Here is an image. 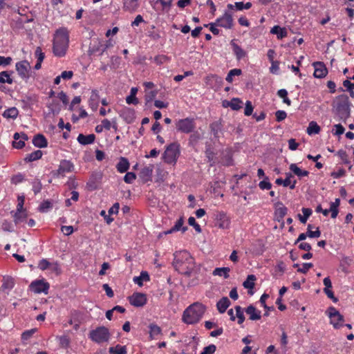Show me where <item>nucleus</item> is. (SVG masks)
<instances>
[{"label":"nucleus","mask_w":354,"mask_h":354,"mask_svg":"<svg viewBox=\"0 0 354 354\" xmlns=\"http://www.w3.org/2000/svg\"><path fill=\"white\" fill-rule=\"evenodd\" d=\"M333 112L339 118V120L345 122L351 116V106L348 97L345 95L337 96L332 104Z\"/></svg>","instance_id":"nucleus-1"},{"label":"nucleus","mask_w":354,"mask_h":354,"mask_svg":"<svg viewBox=\"0 0 354 354\" xmlns=\"http://www.w3.org/2000/svg\"><path fill=\"white\" fill-rule=\"evenodd\" d=\"M205 310L206 307L203 304L195 302L184 310L182 320L187 324H195L201 319Z\"/></svg>","instance_id":"nucleus-2"},{"label":"nucleus","mask_w":354,"mask_h":354,"mask_svg":"<svg viewBox=\"0 0 354 354\" xmlns=\"http://www.w3.org/2000/svg\"><path fill=\"white\" fill-rule=\"evenodd\" d=\"M69 35L66 28H60L56 31L53 41V53L57 57L65 55L68 47Z\"/></svg>","instance_id":"nucleus-3"},{"label":"nucleus","mask_w":354,"mask_h":354,"mask_svg":"<svg viewBox=\"0 0 354 354\" xmlns=\"http://www.w3.org/2000/svg\"><path fill=\"white\" fill-rule=\"evenodd\" d=\"M174 259L173 266L176 270H185L186 266H193L195 264L194 259L192 255L185 250L176 252L174 254Z\"/></svg>","instance_id":"nucleus-4"},{"label":"nucleus","mask_w":354,"mask_h":354,"mask_svg":"<svg viewBox=\"0 0 354 354\" xmlns=\"http://www.w3.org/2000/svg\"><path fill=\"white\" fill-rule=\"evenodd\" d=\"M109 330L104 326H98L89 332L88 337L95 343L100 344L108 342L111 338Z\"/></svg>","instance_id":"nucleus-5"},{"label":"nucleus","mask_w":354,"mask_h":354,"mask_svg":"<svg viewBox=\"0 0 354 354\" xmlns=\"http://www.w3.org/2000/svg\"><path fill=\"white\" fill-rule=\"evenodd\" d=\"M180 154V145L177 142H173L169 145L164 153L163 158L167 163L176 162Z\"/></svg>","instance_id":"nucleus-6"},{"label":"nucleus","mask_w":354,"mask_h":354,"mask_svg":"<svg viewBox=\"0 0 354 354\" xmlns=\"http://www.w3.org/2000/svg\"><path fill=\"white\" fill-rule=\"evenodd\" d=\"M175 124L176 130L183 133H190L196 128L195 119L193 118L180 119Z\"/></svg>","instance_id":"nucleus-7"},{"label":"nucleus","mask_w":354,"mask_h":354,"mask_svg":"<svg viewBox=\"0 0 354 354\" xmlns=\"http://www.w3.org/2000/svg\"><path fill=\"white\" fill-rule=\"evenodd\" d=\"M216 26L226 29H231L234 25L232 15L225 11L223 16L216 20Z\"/></svg>","instance_id":"nucleus-8"},{"label":"nucleus","mask_w":354,"mask_h":354,"mask_svg":"<svg viewBox=\"0 0 354 354\" xmlns=\"http://www.w3.org/2000/svg\"><path fill=\"white\" fill-rule=\"evenodd\" d=\"M147 295L141 292H135L129 297V303L135 307H142L147 303Z\"/></svg>","instance_id":"nucleus-9"},{"label":"nucleus","mask_w":354,"mask_h":354,"mask_svg":"<svg viewBox=\"0 0 354 354\" xmlns=\"http://www.w3.org/2000/svg\"><path fill=\"white\" fill-rule=\"evenodd\" d=\"M30 287L35 293L44 292L47 294L50 286L48 282H45L44 280H35L30 283Z\"/></svg>","instance_id":"nucleus-10"},{"label":"nucleus","mask_w":354,"mask_h":354,"mask_svg":"<svg viewBox=\"0 0 354 354\" xmlns=\"http://www.w3.org/2000/svg\"><path fill=\"white\" fill-rule=\"evenodd\" d=\"M15 66L16 71L22 79L27 80L29 78L28 72L30 68V65L28 61L24 60L19 62L16 64Z\"/></svg>","instance_id":"nucleus-11"},{"label":"nucleus","mask_w":354,"mask_h":354,"mask_svg":"<svg viewBox=\"0 0 354 354\" xmlns=\"http://www.w3.org/2000/svg\"><path fill=\"white\" fill-rule=\"evenodd\" d=\"M215 225L221 229H227L230 226V220L223 212H218L215 214Z\"/></svg>","instance_id":"nucleus-12"},{"label":"nucleus","mask_w":354,"mask_h":354,"mask_svg":"<svg viewBox=\"0 0 354 354\" xmlns=\"http://www.w3.org/2000/svg\"><path fill=\"white\" fill-rule=\"evenodd\" d=\"M328 316L330 318V324H332L335 328H339L342 326L341 324L335 322V319L336 317H339V322H344V317L335 308L330 306L328 309Z\"/></svg>","instance_id":"nucleus-13"},{"label":"nucleus","mask_w":354,"mask_h":354,"mask_svg":"<svg viewBox=\"0 0 354 354\" xmlns=\"http://www.w3.org/2000/svg\"><path fill=\"white\" fill-rule=\"evenodd\" d=\"M74 169V165L72 162L68 160H62L60 162L59 168L57 170V174L59 176H64L65 173L71 172Z\"/></svg>","instance_id":"nucleus-14"},{"label":"nucleus","mask_w":354,"mask_h":354,"mask_svg":"<svg viewBox=\"0 0 354 354\" xmlns=\"http://www.w3.org/2000/svg\"><path fill=\"white\" fill-rule=\"evenodd\" d=\"M313 65L315 68L314 76L316 78H323L327 75L328 70L324 63L316 62Z\"/></svg>","instance_id":"nucleus-15"},{"label":"nucleus","mask_w":354,"mask_h":354,"mask_svg":"<svg viewBox=\"0 0 354 354\" xmlns=\"http://www.w3.org/2000/svg\"><path fill=\"white\" fill-rule=\"evenodd\" d=\"M120 116L128 124L132 123L135 118V111L131 108H124L120 112Z\"/></svg>","instance_id":"nucleus-16"},{"label":"nucleus","mask_w":354,"mask_h":354,"mask_svg":"<svg viewBox=\"0 0 354 354\" xmlns=\"http://www.w3.org/2000/svg\"><path fill=\"white\" fill-rule=\"evenodd\" d=\"M153 168L154 166L153 165H149L141 169L139 176L144 183H147L151 180Z\"/></svg>","instance_id":"nucleus-17"},{"label":"nucleus","mask_w":354,"mask_h":354,"mask_svg":"<svg viewBox=\"0 0 354 354\" xmlns=\"http://www.w3.org/2000/svg\"><path fill=\"white\" fill-rule=\"evenodd\" d=\"M102 179V174L100 172L93 173L90 176L88 181L86 183L88 188L90 190H95L97 187L98 183Z\"/></svg>","instance_id":"nucleus-18"},{"label":"nucleus","mask_w":354,"mask_h":354,"mask_svg":"<svg viewBox=\"0 0 354 354\" xmlns=\"http://www.w3.org/2000/svg\"><path fill=\"white\" fill-rule=\"evenodd\" d=\"M230 45L232 46L233 53L238 60H241L247 55L246 52L236 43L235 39H232L230 41Z\"/></svg>","instance_id":"nucleus-19"},{"label":"nucleus","mask_w":354,"mask_h":354,"mask_svg":"<svg viewBox=\"0 0 354 354\" xmlns=\"http://www.w3.org/2000/svg\"><path fill=\"white\" fill-rule=\"evenodd\" d=\"M245 312L249 315V319L252 321L259 320L261 317V311L257 310L253 305L248 306Z\"/></svg>","instance_id":"nucleus-20"},{"label":"nucleus","mask_w":354,"mask_h":354,"mask_svg":"<svg viewBox=\"0 0 354 354\" xmlns=\"http://www.w3.org/2000/svg\"><path fill=\"white\" fill-rule=\"evenodd\" d=\"M277 207L276 208L274 216L275 218L278 222H281L283 221V217L288 212V209L285 207L281 202H278L277 203Z\"/></svg>","instance_id":"nucleus-21"},{"label":"nucleus","mask_w":354,"mask_h":354,"mask_svg":"<svg viewBox=\"0 0 354 354\" xmlns=\"http://www.w3.org/2000/svg\"><path fill=\"white\" fill-rule=\"evenodd\" d=\"M184 223V220L183 217H180L175 223V225L169 230L164 232L165 234H171L173 232L182 230L183 232H185L187 230V226H183Z\"/></svg>","instance_id":"nucleus-22"},{"label":"nucleus","mask_w":354,"mask_h":354,"mask_svg":"<svg viewBox=\"0 0 354 354\" xmlns=\"http://www.w3.org/2000/svg\"><path fill=\"white\" fill-rule=\"evenodd\" d=\"M185 270H177L179 273L185 275L186 277H191L192 274H197L200 270L199 266H196V264L193 266L187 265L186 268H184Z\"/></svg>","instance_id":"nucleus-23"},{"label":"nucleus","mask_w":354,"mask_h":354,"mask_svg":"<svg viewBox=\"0 0 354 354\" xmlns=\"http://www.w3.org/2000/svg\"><path fill=\"white\" fill-rule=\"evenodd\" d=\"M100 101V95L98 91L94 89L91 91V95L89 99V106L92 110L96 111Z\"/></svg>","instance_id":"nucleus-24"},{"label":"nucleus","mask_w":354,"mask_h":354,"mask_svg":"<svg viewBox=\"0 0 354 354\" xmlns=\"http://www.w3.org/2000/svg\"><path fill=\"white\" fill-rule=\"evenodd\" d=\"M230 304V299L227 297H223L217 301L216 308L220 313H224Z\"/></svg>","instance_id":"nucleus-25"},{"label":"nucleus","mask_w":354,"mask_h":354,"mask_svg":"<svg viewBox=\"0 0 354 354\" xmlns=\"http://www.w3.org/2000/svg\"><path fill=\"white\" fill-rule=\"evenodd\" d=\"M32 144L39 148H44L47 147L48 142L46 138L42 134H37L32 139Z\"/></svg>","instance_id":"nucleus-26"},{"label":"nucleus","mask_w":354,"mask_h":354,"mask_svg":"<svg viewBox=\"0 0 354 354\" xmlns=\"http://www.w3.org/2000/svg\"><path fill=\"white\" fill-rule=\"evenodd\" d=\"M95 139V136L94 134H89L85 136L84 134H79L77 140L78 142L82 145H87L94 142Z\"/></svg>","instance_id":"nucleus-27"},{"label":"nucleus","mask_w":354,"mask_h":354,"mask_svg":"<svg viewBox=\"0 0 354 354\" xmlns=\"http://www.w3.org/2000/svg\"><path fill=\"white\" fill-rule=\"evenodd\" d=\"M289 169L292 173L297 176L299 178L308 176L309 174L308 171L300 169L295 163L290 164Z\"/></svg>","instance_id":"nucleus-28"},{"label":"nucleus","mask_w":354,"mask_h":354,"mask_svg":"<svg viewBox=\"0 0 354 354\" xmlns=\"http://www.w3.org/2000/svg\"><path fill=\"white\" fill-rule=\"evenodd\" d=\"M272 34L276 35L277 39H281L288 35L287 30L285 28H281L279 26H274L270 30Z\"/></svg>","instance_id":"nucleus-29"},{"label":"nucleus","mask_w":354,"mask_h":354,"mask_svg":"<svg viewBox=\"0 0 354 354\" xmlns=\"http://www.w3.org/2000/svg\"><path fill=\"white\" fill-rule=\"evenodd\" d=\"M149 280L150 277L147 271H142L140 276L134 277L133 279V282L139 286H142L143 285V281H149Z\"/></svg>","instance_id":"nucleus-30"},{"label":"nucleus","mask_w":354,"mask_h":354,"mask_svg":"<svg viewBox=\"0 0 354 354\" xmlns=\"http://www.w3.org/2000/svg\"><path fill=\"white\" fill-rule=\"evenodd\" d=\"M138 0H124V9L130 12H133L138 8Z\"/></svg>","instance_id":"nucleus-31"},{"label":"nucleus","mask_w":354,"mask_h":354,"mask_svg":"<svg viewBox=\"0 0 354 354\" xmlns=\"http://www.w3.org/2000/svg\"><path fill=\"white\" fill-rule=\"evenodd\" d=\"M116 168L120 173L126 172L129 168V162L128 159L124 157H121L116 165Z\"/></svg>","instance_id":"nucleus-32"},{"label":"nucleus","mask_w":354,"mask_h":354,"mask_svg":"<svg viewBox=\"0 0 354 354\" xmlns=\"http://www.w3.org/2000/svg\"><path fill=\"white\" fill-rule=\"evenodd\" d=\"M230 269L227 267L216 268L214 270L212 274L214 276H223L225 279H228L230 277Z\"/></svg>","instance_id":"nucleus-33"},{"label":"nucleus","mask_w":354,"mask_h":354,"mask_svg":"<svg viewBox=\"0 0 354 354\" xmlns=\"http://www.w3.org/2000/svg\"><path fill=\"white\" fill-rule=\"evenodd\" d=\"M268 297H269V295L266 293H264L261 295L260 300H259L261 304L266 310V312L264 313V316H266V317L269 316V313H268L269 311H272L274 310V306H268V305H266V301Z\"/></svg>","instance_id":"nucleus-34"},{"label":"nucleus","mask_w":354,"mask_h":354,"mask_svg":"<svg viewBox=\"0 0 354 354\" xmlns=\"http://www.w3.org/2000/svg\"><path fill=\"white\" fill-rule=\"evenodd\" d=\"M42 151L41 150H36L31 153L28 154L24 160L27 162H30L40 159L42 156Z\"/></svg>","instance_id":"nucleus-35"},{"label":"nucleus","mask_w":354,"mask_h":354,"mask_svg":"<svg viewBox=\"0 0 354 354\" xmlns=\"http://www.w3.org/2000/svg\"><path fill=\"white\" fill-rule=\"evenodd\" d=\"M19 111L17 108L11 107L6 109L3 113V116L7 119H16L18 116Z\"/></svg>","instance_id":"nucleus-36"},{"label":"nucleus","mask_w":354,"mask_h":354,"mask_svg":"<svg viewBox=\"0 0 354 354\" xmlns=\"http://www.w3.org/2000/svg\"><path fill=\"white\" fill-rule=\"evenodd\" d=\"M307 133L308 135L317 134L320 131V127L315 121H311L307 128Z\"/></svg>","instance_id":"nucleus-37"},{"label":"nucleus","mask_w":354,"mask_h":354,"mask_svg":"<svg viewBox=\"0 0 354 354\" xmlns=\"http://www.w3.org/2000/svg\"><path fill=\"white\" fill-rule=\"evenodd\" d=\"M304 215L298 214L299 219L301 223H306L309 216L312 214V209L310 208L303 207L301 209Z\"/></svg>","instance_id":"nucleus-38"},{"label":"nucleus","mask_w":354,"mask_h":354,"mask_svg":"<svg viewBox=\"0 0 354 354\" xmlns=\"http://www.w3.org/2000/svg\"><path fill=\"white\" fill-rule=\"evenodd\" d=\"M227 106H229L232 110L238 111L241 108L243 104L242 101L239 98H233L230 102H227Z\"/></svg>","instance_id":"nucleus-39"},{"label":"nucleus","mask_w":354,"mask_h":354,"mask_svg":"<svg viewBox=\"0 0 354 354\" xmlns=\"http://www.w3.org/2000/svg\"><path fill=\"white\" fill-rule=\"evenodd\" d=\"M256 277L253 274L248 276L247 279L243 282V286L245 288L252 289L254 287V281Z\"/></svg>","instance_id":"nucleus-40"},{"label":"nucleus","mask_w":354,"mask_h":354,"mask_svg":"<svg viewBox=\"0 0 354 354\" xmlns=\"http://www.w3.org/2000/svg\"><path fill=\"white\" fill-rule=\"evenodd\" d=\"M53 207V203L49 200L44 201L39 206V211L44 213L47 212L50 209Z\"/></svg>","instance_id":"nucleus-41"},{"label":"nucleus","mask_w":354,"mask_h":354,"mask_svg":"<svg viewBox=\"0 0 354 354\" xmlns=\"http://www.w3.org/2000/svg\"><path fill=\"white\" fill-rule=\"evenodd\" d=\"M210 129L214 137H218V133L221 131V124L218 122H214L210 124Z\"/></svg>","instance_id":"nucleus-42"},{"label":"nucleus","mask_w":354,"mask_h":354,"mask_svg":"<svg viewBox=\"0 0 354 354\" xmlns=\"http://www.w3.org/2000/svg\"><path fill=\"white\" fill-rule=\"evenodd\" d=\"M234 309L236 310V317L238 318V324H243L245 318L242 308L240 306H236Z\"/></svg>","instance_id":"nucleus-43"},{"label":"nucleus","mask_w":354,"mask_h":354,"mask_svg":"<svg viewBox=\"0 0 354 354\" xmlns=\"http://www.w3.org/2000/svg\"><path fill=\"white\" fill-rule=\"evenodd\" d=\"M190 133H191V135L189 138V145H194L195 144H196L198 142V141L199 140H201V134L199 133L198 131H194V130L193 131V132H192Z\"/></svg>","instance_id":"nucleus-44"},{"label":"nucleus","mask_w":354,"mask_h":354,"mask_svg":"<svg viewBox=\"0 0 354 354\" xmlns=\"http://www.w3.org/2000/svg\"><path fill=\"white\" fill-rule=\"evenodd\" d=\"M242 71L239 68H234L229 71L225 80L227 82L231 83L233 81L234 76H238L241 74Z\"/></svg>","instance_id":"nucleus-45"},{"label":"nucleus","mask_w":354,"mask_h":354,"mask_svg":"<svg viewBox=\"0 0 354 354\" xmlns=\"http://www.w3.org/2000/svg\"><path fill=\"white\" fill-rule=\"evenodd\" d=\"M13 82L8 71H2L0 73V83L12 84Z\"/></svg>","instance_id":"nucleus-46"},{"label":"nucleus","mask_w":354,"mask_h":354,"mask_svg":"<svg viewBox=\"0 0 354 354\" xmlns=\"http://www.w3.org/2000/svg\"><path fill=\"white\" fill-rule=\"evenodd\" d=\"M27 215L23 212H15L14 215V221L16 224L23 222L26 218Z\"/></svg>","instance_id":"nucleus-47"},{"label":"nucleus","mask_w":354,"mask_h":354,"mask_svg":"<svg viewBox=\"0 0 354 354\" xmlns=\"http://www.w3.org/2000/svg\"><path fill=\"white\" fill-rule=\"evenodd\" d=\"M149 333L151 337L159 335L161 333V328L156 324H151L149 325Z\"/></svg>","instance_id":"nucleus-48"},{"label":"nucleus","mask_w":354,"mask_h":354,"mask_svg":"<svg viewBox=\"0 0 354 354\" xmlns=\"http://www.w3.org/2000/svg\"><path fill=\"white\" fill-rule=\"evenodd\" d=\"M36 331V328H32L30 330H25L21 335L22 340L26 341L29 339Z\"/></svg>","instance_id":"nucleus-49"},{"label":"nucleus","mask_w":354,"mask_h":354,"mask_svg":"<svg viewBox=\"0 0 354 354\" xmlns=\"http://www.w3.org/2000/svg\"><path fill=\"white\" fill-rule=\"evenodd\" d=\"M252 7V3L247 2L246 3H244L243 2H236L235 3V8L238 10H242L243 9L248 10Z\"/></svg>","instance_id":"nucleus-50"},{"label":"nucleus","mask_w":354,"mask_h":354,"mask_svg":"<svg viewBox=\"0 0 354 354\" xmlns=\"http://www.w3.org/2000/svg\"><path fill=\"white\" fill-rule=\"evenodd\" d=\"M259 186L263 190L270 189L272 184L269 182L268 177H265V179L259 183Z\"/></svg>","instance_id":"nucleus-51"},{"label":"nucleus","mask_w":354,"mask_h":354,"mask_svg":"<svg viewBox=\"0 0 354 354\" xmlns=\"http://www.w3.org/2000/svg\"><path fill=\"white\" fill-rule=\"evenodd\" d=\"M113 44L111 41H107L106 44H100V47L102 48H97V49H93V52L100 50V55H102L104 53V52L111 46H112Z\"/></svg>","instance_id":"nucleus-52"},{"label":"nucleus","mask_w":354,"mask_h":354,"mask_svg":"<svg viewBox=\"0 0 354 354\" xmlns=\"http://www.w3.org/2000/svg\"><path fill=\"white\" fill-rule=\"evenodd\" d=\"M50 270L55 272L57 275L59 274L62 272L59 263L57 261L50 263V265L49 266Z\"/></svg>","instance_id":"nucleus-53"},{"label":"nucleus","mask_w":354,"mask_h":354,"mask_svg":"<svg viewBox=\"0 0 354 354\" xmlns=\"http://www.w3.org/2000/svg\"><path fill=\"white\" fill-rule=\"evenodd\" d=\"M136 178V175L133 172H127L124 177V180L126 183L131 184Z\"/></svg>","instance_id":"nucleus-54"},{"label":"nucleus","mask_w":354,"mask_h":354,"mask_svg":"<svg viewBox=\"0 0 354 354\" xmlns=\"http://www.w3.org/2000/svg\"><path fill=\"white\" fill-rule=\"evenodd\" d=\"M1 228L5 232H12L14 230L12 224L8 221H3L1 225Z\"/></svg>","instance_id":"nucleus-55"},{"label":"nucleus","mask_w":354,"mask_h":354,"mask_svg":"<svg viewBox=\"0 0 354 354\" xmlns=\"http://www.w3.org/2000/svg\"><path fill=\"white\" fill-rule=\"evenodd\" d=\"M188 223L189 225L193 226L197 232H201V226L196 222V220L193 216H190L188 218Z\"/></svg>","instance_id":"nucleus-56"},{"label":"nucleus","mask_w":354,"mask_h":354,"mask_svg":"<svg viewBox=\"0 0 354 354\" xmlns=\"http://www.w3.org/2000/svg\"><path fill=\"white\" fill-rule=\"evenodd\" d=\"M24 180V175L19 173L12 177L11 183L12 184L17 185V184L21 183Z\"/></svg>","instance_id":"nucleus-57"},{"label":"nucleus","mask_w":354,"mask_h":354,"mask_svg":"<svg viewBox=\"0 0 354 354\" xmlns=\"http://www.w3.org/2000/svg\"><path fill=\"white\" fill-rule=\"evenodd\" d=\"M276 120L277 122H281L287 117V113L285 111L279 110L275 113Z\"/></svg>","instance_id":"nucleus-58"},{"label":"nucleus","mask_w":354,"mask_h":354,"mask_svg":"<svg viewBox=\"0 0 354 354\" xmlns=\"http://www.w3.org/2000/svg\"><path fill=\"white\" fill-rule=\"evenodd\" d=\"M216 347L214 344H210L203 348L201 354H213L216 351Z\"/></svg>","instance_id":"nucleus-59"},{"label":"nucleus","mask_w":354,"mask_h":354,"mask_svg":"<svg viewBox=\"0 0 354 354\" xmlns=\"http://www.w3.org/2000/svg\"><path fill=\"white\" fill-rule=\"evenodd\" d=\"M50 263L46 259H41L38 264V268L41 270H45L49 268Z\"/></svg>","instance_id":"nucleus-60"},{"label":"nucleus","mask_w":354,"mask_h":354,"mask_svg":"<svg viewBox=\"0 0 354 354\" xmlns=\"http://www.w3.org/2000/svg\"><path fill=\"white\" fill-rule=\"evenodd\" d=\"M313 266V263H304L302 265V268H299L297 269V271L299 272L306 274L310 268H311Z\"/></svg>","instance_id":"nucleus-61"},{"label":"nucleus","mask_w":354,"mask_h":354,"mask_svg":"<svg viewBox=\"0 0 354 354\" xmlns=\"http://www.w3.org/2000/svg\"><path fill=\"white\" fill-rule=\"evenodd\" d=\"M253 111V106L250 101H247L245 103V107L244 114L247 116L252 115Z\"/></svg>","instance_id":"nucleus-62"},{"label":"nucleus","mask_w":354,"mask_h":354,"mask_svg":"<svg viewBox=\"0 0 354 354\" xmlns=\"http://www.w3.org/2000/svg\"><path fill=\"white\" fill-rule=\"evenodd\" d=\"M61 231L64 234L68 236L73 232V227L71 225H63L61 227Z\"/></svg>","instance_id":"nucleus-63"},{"label":"nucleus","mask_w":354,"mask_h":354,"mask_svg":"<svg viewBox=\"0 0 354 354\" xmlns=\"http://www.w3.org/2000/svg\"><path fill=\"white\" fill-rule=\"evenodd\" d=\"M35 56L37 58V61L43 62L45 55L42 52L41 47H37L35 50Z\"/></svg>","instance_id":"nucleus-64"}]
</instances>
